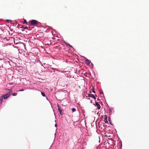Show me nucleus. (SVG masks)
I'll use <instances>...</instances> for the list:
<instances>
[{"label":"nucleus","mask_w":149,"mask_h":149,"mask_svg":"<svg viewBox=\"0 0 149 149\" xmlns=\"http://www.w3.org/2000/svg\"><path fill=\"white\" fill-rule=\"evenodd\" d=\"M38 22L37 20H31L30 22V26L34 25L36 26V25L38 24Z\"/></svg>","instance_id":"f257e3e1"},{"label":"nucleus","mask_w":149,"mask_h":149,"mask_svg":"<svg viewBox=\"0 0 149 149\" xmlns=\"http://www.w3.org/2000/svg\"><path fill=\"white\" fill-rule=\"evenodd\" d=\"M95 123L96 125L98 124L99 127H100V126L102 127V125L104 126V123L102 122H95Z\"/></svg>","instance_id":"f03ea898"},{"label":"nucleus","mask_w":149,"mask_h":149,"mask_svg":"<svg viewBox=\"0 0 149 149\" xmlns=\"http://www.w3.org/2000/svg\"><path fill=\"white\" fill-rule=\"evenodd\" d=\"M10 95V93H7L5 95H3L1 96H2L3 98H4V99H6L9 97Z\"/></svg>","instance_id":"7ed1b4c3"},{"label":"nucleus","mask_w":149,"mask_h":149,"mask_svg":"<svg viewBox=\"0 0 149 149\" xmlns=\"http://www.w3.org/2000/svg\"><path fill=\"white\" fill-rule=\"evenodd\" d=\"M57 106L58 109L60 113V114H61V112L62 111V109H61V107L59 104H57Z\"/></svg>","instance_id":"20e7f679"},{"label":"nucleus","mask_w":149,"mask_h":149,"mask_svg":"<svg viewBox=\"0 0 149 149\" xmlns=\"http://www.w3.org/2000/svg\"><path fill=\"white\" fill-rule=\"evenodd\" d=\"M85 63L86 64L88 65H89L90 63H91V61L89 60L88 59H86L85 60Z\"/></svg>","instance_id":"39448f33"},{"label":"nucleus","mask_w":149,"mask_h":149,"mask_svg":"<svg viewBox=\"0 0 149 149\" xmlns=\"http://www.w3.org/2000/svg\"><path fill=\"white\" fill-rule=\"evenodd\" d=\"M95 104L97 107V108L98 109H100V105L97 102H95Z\"/></svg>","instance_id":"423d86ee"},{"label":"nucleus","mask_w":149,"mask_h":149,"mask_svg":"<svg viewBox=\"0 0 149 149\" xmlns=\"http://www.w3.org/2000/svg\"><path fill=\"white\" fill-rule=\"evenodd\" d=\"M64 43L67 45L68 46L71 47L72 48V45H70V44H69V43H68L66 42H65V41L64 42Z\"/></svg>","instance_id":"0eeeda50"},{"label":"nucleus","mask_w":149,"mask_h":149,"mask_svg":"<svg viewBox=\"0 0 149 149\" xmlns=\"http://www.w3.org/2000/svg\"><path fill=\"white\" fill-rule=\"evenodd\" d=\"M3 98L2 96H1L0 98V104H1L2 102Z\"/></svg>","instance_id":"6e6552de"},{"label":"nucleus","mask_w":149,"mask_h":149,"mask_svg":"<svg viewBox=\"0 0 149 149\" xmlns=\"http://www.w3.org/2000/svg\"><path fill=\"white\" fill-rule=\"evenodd\" d=\"M94 95L91 94H89L88 95V96L89 97H91L93 98V97H94Z\"/></svg>","instance_id":"1a4fd4ad"},{"label":"nucleus","mask_w":149,"mask_h":149,"mask_svg":"<svg viewBox=\"0 0 149 149\" xmlns=\"http://www.w3.org/2000/svg\"><path fill=\"white\" fill-rule=\"evenodd\" d=\"M9 90V91L8 92V93H10V94L12 92V91L11 90H9L8 89H6V91Z\"/></svg>","instance_id":"9d476101"},{"label":"nucleus","mask_w":149,"mask_h":149,"mask_svg":"<svg viewBox=\"0 0 149 149\" xmlns=\"http://www.w3.org/2000/svg\"><path fill=\"white\" fill-rule=\"evenodd\" d=\"M17 94L16 93H14L12 94V95L13 96H16L17 95Z\"/></svg>","instance_id":"9b49d317"},{"label":"nucleus","mask_w":149,"mask_h":149,"mask_svg":"<svg viewBox=\"0 0 149 149\" xmlns=\"http://www.w3.org/2000/svg\"><path fill=\"white\" fill-rule=\"evenodd\" d=\"M41 94L43 96V97H45V94L44 93L42 92H41Z\"/></svg>","instance_id":"f8f14e48"},{"label":"nucleus","mask_w":149,"mask_h":149,"mask_svg":"<svg viewBox=\"0 0 149 149\" xmlns=\"http://www.w3.org/2000/svg\"><path fill=\"white\" fill-rule=\"evenodd\" d=\"M72 112H74L76 111V109L74 108H72Z\"/></svg>","instance_id":"ddd939ff"},{"label":"nucleus","mask_w":149,"mask_h":149,"mask_svg":"<svg viewBox=\"0 0 149 149\" xmlns=\"http://www.w3.org/2000/svg\"><path fill=\"white\" fill-rule=\"evenodd\" d=\"M6 21L7 22H8L9 23H10L12 22V21L11 20H8V19L6 20Z\"/></svg>","instance_id":"4468645a"},{"label":"nucleus","mask_w":149,"mask_h":149,"mask_svg":"<svg viewBox=\"0 0 149 149\" xmlns=\"http://www.w3.org/2000/svg\"><path fill=\"white\" fill-rule=\"evenodd\" d=\"M27 22L26 20V19H24V24H27Z\"/></svg>","instance_id":"2eb2a0df"},{"label":"nucleus","mask_w":149,"mask_h":149,"mask_svg":"<svg viewBox=\"0 0 149 149\" xmlns=\"http://www.w3.org/2000/svg\"><path fill=\"white\" fill-rule=\"evenodd\" d=\"M21 28H23V29H27L28 28V27H21Z\"/></svg>","instance_id":"dca6fc26"},{"label":"nucleus","mask_w":149,"mask_h":149,"mask_svg":"<svg viewBox=\"0 0 149 149\" xmlns=\"http://www.w3.org/2000/svg\"><path fill=\"white\" fill-rule=\"evenodd\" d=\"M105 120H104V121H107V117L106 116H105Z\"/></svg>","instance_id":"f3484780"},{"label":"nucleus","mask_w":149,"mask_h":149,"mask_svg":"<svg viewBox=\"0 0 149 149\" xmlns=\"http://www.w3.org/2000/svg\"><path fill=\"white\" fill-rule=\"evenodd\" d=\"M92 91H93V92L94 93H95V91L93 89V90H92Z\"/></svg>","instance_id":"a211bd4d"},{"label":"nucleus","mask_w":149,"mask_h":149,"mask_svg":"<svg viewBox=\"0 0 149 149\" xmlns=\"http://www.w3.org/2000/svg\"><path fill=\"white\" fill-rule=\"evenodd\" d=\"M24 91V90L23 89H21L20 90H19V91Z\"/></svg>","instance_id":"6ab92c4d"},{"label":"nucleus","mask_w":149,"mask_h":149,"mask_svg":"<svg viewBox=\"0 0 149 149\" xmlns=\"http://www.w3.org/2000/svg\"><path fill=\"white\" fill-rule=\"evenodd\" d=\"M111 118L110 117H109L108 118V121H111Z\"/></svg>","instance_id":"aec40b11"},{"label":"nucleus","mask_w":149,"mask_h":149,"mask_svg":"<svg viewBox=\"0 0 149 149\" xmlns=\"http://www.w3.org/2000/svg\"><path fill=\"white\" fill-rule=\"evenodd\" d=\"M93 98L95 100L96 99V98L94 96V97H93Z\"/></svg>","instance_id":"412c9836"},{"label":"nucleus","mask_w":149,"mask_h":149,"mask_svg":"<svg viewBox=\"0 0 149 149\" xmlns=\"http://www.w3.org/2000/svg\"><path fill=\"white\" fill-rule=\"evenodd\" d=\"M104 123H107V124H109L108 122V121L104 122Z\"/></svg>","instance_id":"4be33fe9"},{"label":"nucleus","mask_w":149,"mask_h":149,"mask_svg":"<svg viewBox=\"0 0 149 149\" xmlns=\"http://www.w3.org/2000/svg\"><path fill=\"white\" fill-rule=\"evenodd\" d=\"M55 127H56L57 126V124L56 123L55 124Z\"/></svg>","instance_id":"5701e85b"},{"label":"nucleus","mask_w":149,"mask_h":149,"mask_svg":"<svg viewBox=\"0 0 149 149\" xmlns=\"http://www.w3.org/2000/svg\"><path fill=\"white\" fill-rule=\"evenodd\" d=\"M109 122V123H110V124L112 125V124L111 123V122L110 121V122Z\"/></svg>","instance_id":"b1692460"},{"label":"nucleus","mask_w":149,"mask_h":149,"mask_svg":"<svg viewBox=\"0 0 149 149\" xmlns=\"http://www.w3.org/2000/svg\"><path fill=\"white\" fill-rule=\"evenodd\" d=\"M105 136L106 137H107V135H105Z\"/></svg>","instance_id":"393cba45"}]
</instances>
